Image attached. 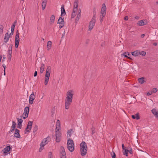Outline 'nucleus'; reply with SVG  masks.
Wrapping results in <instances>:
<instances>
[{
	"label": "nucleus",
	"mask_w": 158,
	"mask_h": 158,
	"mask_svg": "<svg viewBox=\"0 0 158 158\" xmlns=\"http://www.w3.org/2000/svg\"><path fill=\"white\" fill-rule=\"evenodd\" d=\"M71 103H65V108L66 110H68L69 108V106Z\"/></svg>",
	"instance_id": "obj_32"
},
{
	"label": "nucleus",
	"mask_w": 158,
	"mask_h": 158,
	"mask_svg": "<svg viewBox=\"0 0 158 158\" xmlns=\"http://www.w3.org/2000/svg\"><path fill=\"white\" fill-rule=\"evenodd\" d=\"M151 111L152 114L157 118L158 117V111L154 109H152Z\"/></svg>",
	"instance_id": "obj_24"
},
{
	"label": "nucleus",
	"mask_w": 158,
	"mask_h": 158,
	"mask_svg": "<svg viewBox=\"0 0 158 158\" xmlns=\"http://www.w3.org/2000/svg\"><path fill=\"white\" fill-rule=\"evenodd\" d=\"M65 152L64 148L63 147L61 146L60 148V153H63Z\"/></svg>",
	"instance_id": "obj_38"
},
{
	"label": "nucleus",
	"mask_w": 158,
	"mask_h": 158,
	"mask_svg": "<svg viewBox=\"0 0 158 158\" xmlns=\"http://www.w3.org/2000/svg\"><path fill=\"white\" fill-rule=\"evenodd\" d=\"M10 38V35H9L8 33L7 32L5 35V36L3 40L4 42L5 43H7L8 41Z\"/></svg>",
	"instance_id": "obj_17"
},
{
	"label": "nucleus",
	"mask_w": 158,
	"mask_h": 158,
	"mask_svg": "<svg viewBox=\"0 0 158 158\" xmlns=\"http://www.w3.org/2000/svg\"><path fill=\"white\" fill-rule=\"evenodd\" d=\"M56 141L57 142H59L61 139V134L59 131H56Z\"/></svg>",
	"instance_id": "obj_12"
},
{
	"label": "nucleus",
	"mask_w": 158,
	"mask_h": 158,
	"mask_svg": "<svg viewBox=\"0 0 158 158\" xmlns=\"http://www.w3.org/2000/svg\"><path fill=\"white\" fill-rule=\"evenodd\" d=\"M73 132V130L72 129H70L69 131H68L67 132V137L69 138L71 137V135Z\"/></svg>",
	"instance_id": "obj_26"
},
{
	"label": "nucleus",
	"mask_w": 158,
	"mask_h": 158,
	"mask_svg": "<svg viewBox=\"0 0 158 158\" xmlns=\"http://www.w3.org/2000/svg\"><path fill=\"white\" fill-rule=\"evenodd\" d=\"M61 15H65L66 12H65V9H64V6L63 5H62V6H61Z\"/></svg>",
	"instance_id": "obj_22"
},
{
	"label": "nucleus",
	"mask_w": 158,
	"mask_h": 158,
	"mask_svg": "<svg viewBox=\"0 0 158 158\" xmlns=\"http://www.w3.org/2000/svg\"><path fill=\"white\" fill-rule=\"evenodd\" d=\"M91 130L92 132V134L93 135L95 132V128L93 127H92L91 129Z\"/></svg>",
	"instance_id": "obj_42"
},
{
	"label": "nucleus",
	"mask_w": 158,
	"mask_h": 158,
	"mask_svg": "<svg viewBox=\"0 0 158 158\" xmlns=\"http://www.w3.org/2000/svg\"><path fill=\"white\" fill-rule=\"evenodd\" d=\"M60 153V158H66V155L65 152Z\"/></svg>",
	"instance_id": "obj_37"
},
{
	"label": "nucleus",
	"mask_w": 158,
	"mask_h": 158,
	"mask_svg": "<svg viewBox=\"0 0 158 158\" xmlns=\"http://www.w3.org/2000/svg\"><path fill=\"white\" fill-rule=\"evenodd\" d=\"M131 55L134 56H137L140 55L139 51L136 50L131 52Z\"/></svg>",
	"instance_id": "obj_19"
},
{
	"label": "nucleus",
	"mask_w": 158,
	"mask_h": 158,
	"mask_svg": "<svg viewBox=\"0 0 158 158\" xmlns=\"http://www.w3.org/2000/svg\"><path fill=\"white\" fill-rule=\"evenodd\" d=\"M61 130L60 122L59 119L56 121V131H59Z\"/></svg>",
	"instance_id": "obj_16"
},
{
	"label": "nucleus",
	"mask_w": 158,
	"mask_h": 158,
	"mask_svg": "<svg viewBox=\"0 0 158 158\" xmlns=\"http://www.w3.org/2000/svg\"><path fill=\"white\" fill-rule=\"evenodd\" d=\"M147 21L146 20H141L138 22L137 25L139 26H143L147 24Z\"/></svg>",
	"instance_id": "obj_15"
},
{
	"label": "nucleus",
	"mask_w": 158,
	"mask_h": 158,
	"mask_svg": "<svg viewBox=\"0 0 158 158\" xmlns=\"http://www.w3.org/2000/svg\"><path fill=\"white\" fill-rule=\"evenodd\" d=\"M101 17L102 16V17H104L106 15V11L101 10Z\"/></svg>",
	"instance_id": "obj_36"
},
{
	"label": "nucleus",
	"mask_w": 158,
	"mask_h": 158,
	"mask_svg": "<svg viewBox=\"0 0 158 158\" xmlns=\"http://www.w3.org/2000/svg\"><path fill=\"white\" fill-rule=\"evenodd\" d=\"M32 123H33L32 121H29L28 122L24 131L25 134H27V132H29L30 131L32 128Z\"/></svg>",
	"instance_id": "obj_7"
},
{
	"label": "nucleus",
	"mask_w": 158,
	"mask_h": 158,
	"mask_svg": "<svg viewBox=\"0 0 158 158\" xmlns=\"http://www.w3.org/2000/svg\"><path fill=\"white\" fill-rule=\"evenodd\" d=\"M144 35H145L144 34H142L141 35V37L142 38H143V37H144Z\"/></svg>",
	"instance_id": "obj_58"
},
{
	"label": "nucleus",
	"mask_w": 158,
	"mask_h": 158,
	"mask_svg": "<svg viewBox=\"0 0 158 158\" xmlns=\"http://www.w3.org/2000/svg\"><path fill=\"white\" fill-rule=\"evenodd\" d=\"M47 4V1H43L42 3V9L44 10Z\"/></svg>",
	"instance_id": "obj_31"
},
{
	"label": "nucleus",
	"mask_w": 158,
	"mask_h": 158,
	"mask_svg": "<svg viewBox=\"0 0 158 158\" xmlns=\"http://www.w3.org/2000/svg\"><path fill=\"white\" fill-rule=\"evenodd\" d=\"M130 54H129L128 52H125L123 54V56H124L125 57L127 58L130 59L131 60H132L131 58L130 57H128L127 56H129L130 55Z\"/></svg>",
	"instance_id": "obj_33"
},
{
	"label": "nucleus",
	"mask_w": 158,
	"mask_h": 158,
	"mask_svg": "<svg viewBox=\"0 0 158 158\" xmlns=\"http://www.w3.org/2000/svg\"><path fill=\"white\" fill-rule=\"evenodd\" d=\"M138 16H136L135 17V19H138Z\"/></svg>",
	"instance_id": "obj_60"
},
{
	"label": "nucleus",
	"mask_w": 158,
	"mask_h": 158,
	"mask_svg": "<svg viewBox=\"0 0 158 158\" xmlns=\"http://www.w3.org/2000/svg\"><path fill=\"white\" fill-rule=\"evenodd\" d=\"M43 1H46V0H43Z\"/></svg>",
	"instance_id": "obj_63"
},
{
	"label": "nucleus",
	"mask_w": 158,
	"mask_h": 158,
	"mask_svg": "<svg viewBox=\"0 0 158 158\" xmlns=\"http://www.w3.org/2000/svg\"><path fill=\"white\" fill-rule=\"evenodd\" d=\"M157 91H158V89H157V88H153L152 89L151 92H152V93H155Z\"/></svg>",
	"instance_id": "obj_43"
},
{
	"label": "nucleus",
	"mask_w": 158,
	"mask_h": 158,
	"mask_svg": "<svg viewBox=\"0 0 158 158\" xmlns=\"http://www.w3.org/2000/svg\"><path fill=\"white\" fill-rule=\"evenodd\" d=\"M17 119L18 122V127L19 128H21V127L22 123L23 121V120L22 119H20L19 118H17Z\"/></svg>",
	"instance_id": "obj_23"
},
{
	"label": "nucleus",
	"mask_w": 158,
	"mask_h": 158,
	"mask_svg": "<svg viewBox=\"0 0 158 158\" xmlns=\"http://www.w3.org/2000/svg\"><path fill=\"white\" fill-rule=\"evenodd\" d=\"M140 55L142 56H145L146 54V53L144 51H141V52H139Z\"/></svg>",
	"instance_id": "obj_46"
},
{
	"label": "nucleus",
	"mask_w": 158,
	"mask_h": 158,
	"mask_svg": "<svg viewBox=\"0 0 158 158\" xmlns=\"http://www.w3.org/2000/svg\"><path fill=\"white\" fill-rule=\"evenodd\" d=\"M50 141V139L49 137H47L44 139L42 141L40 144V147L39 149V151L41 152L44 148V146L47 144L48 142Z\"/></svg>",
	"instance_id": "obj_6"
},
{
	"label": "nucleus",
	"mask_w": 158,
	"mask_h": 158,
	"mask_svg": "<svg viewBox=\"0 0 158 158\" xmlns=\"http://www.w3.org/2000/svg\"><path fill=\"white\" fill-rule=\"evenodd\" d=\"M80 146L81 154L82 156H84L86 154L87 152V147L86 144L85 142H82L80 144Z\"/></svg>",
	"instance_id": "obj_4"
},
{
	"label": "nucleus",
	"mask_w": 158,
	"mask_h": 158,
	"mask_svg": "<svg viewBox=\"0 0 158 158\" xmlns=\"http://www.w3.org/2000/svg\"><path fill=\"white\" fill-rule=\"evenodd\" d=\"M4 75H5V71H4Z\"/></svg>",
	"instance_id": "obj_61"
},
{
	"label": "nucleus",
	"mask_w": 158,
	"mask_h": 158,
	"mask_svg": "<svg viewBox=\"0 0 158 158\" xmlns=\"http://www.w3.org/2000/svg\"><path fill=\"white\" fill-rule=\"evenodd\" d=\"M124 151L123 152V154L124 155H125L127 156H128V150L127 149H125L124 150Z\"/></svg>",
	"instance_id": "obj_40"
},
{
	"label": "nucleus",
	"mask_w": 158,
	"mask_h": 158,
	"mask_svg": "<svg viewBox=\"0 0 158 158\" xmlns=\"http://www.w3.org/2000/svg\"><path fill=\"white\" fill-rule=\"evenodd\" d=\"M44 65L43 64H41L40 67V72L41 74L42 73L44 72Z\"/></svg>",
	"instance_id": "obj_29"
},
{
	"label": "nucleus",
	"mask_w": 158,
	"mask_h": 158,
	"mask_svg": "<svg viewBox=\"0 0 158 158\" xmlns=\"http://www.w3.org/2000/svg\"><path fill=\"white\" fill-rule=\"evenodd\" d=\"M37 71H35V73H34V77H36L37 76Z\"/></svg>",
	"instance_id": "obj_52"
},
{
	"label": "nucleus",
	"mask_w": 158,
	"mask_h": 158,
	"mask_svg": "<svg viewBox=\"0 0 158 158\" xmlns=\"http://www.w3.org/2000/svg\"><path fill=\"white\" fill-rule=\"evenodd\" d=\"M16 21H15L14 23L12 24L11 27V31H14L15 30V27L16 25Z\"/></svg>",
	"instance_id": "obj_34"
},
{
	"label": "nucleus",
	"mask_w": 158,
	"mask_h": 158,
	"mask_svg": "<svg viewBox=\"0 0 158 158\" xmlns=\"http://www.w3.org/2000/svg\"><path fill=\"white\" fill-rule=\"evenodd\" d=\"M106 7L105 3H103L102 6L101 10L106 11Z\"/></svg>",
	"instance_id": "obj_35"
},
{
	"label": "nucleus",
	"mask_w": 158,
	"mask_h": 158,
	"mask_svg": "<svg viewBox=\"0 0 158 158\" xmlns=\"http://www.w3.org/2000/svg\"><path fill=\"white\" fill-rule=\"evenodd\" d=\"M51 68L50 66L47 67L46 70V74L44 77V84L46 85L48 84L49 81L50 76Z\"/></svg>",
	"instance_id": "obj_3"
},
{
	"label": "nucleus",
	"mask_w": 158,
	"mask_h": 158,
	"mask_svg": "<svg viewBox=\"0 0 158 158\" xmlns=\"http://www.w3.org/2000/svg\"><path fill=\"white\" fill-rule=\"evenodd\" d=\"M29 108L28 107H26L24 108V111L23 113L27 114L28 115L29 112Z\"/></svg>",
	"instance_id": "obj_30"
},
{
	"label": "nucleus",
	"mask_w": 158,
	"mask_h": 158,
	"mask_svg": "<svg viewBox=\"0 0 158 158\" xmlns=\"http://www.w3.org/2000/svg\"><path fill=\"white\" fill-rule=\"evenodd\" d=\"M22 0L23 1H24V0Z\"/></svg>",
	"instance_id": "obj_64"
},
{
	"label": "nucleus",
	"mask_w": 158,
	"mask_h": 158,
	"mask_svg": "<svg viewBox=\"0 0 158 158\" xmlns=\"http://www.w3.org/2000/svg\"><path fill=\"white\" fill-rule=\"evenodd\" d=\"M156 4H158V1L156 2Z\"/></svg>",
	"instance_id": "obj_62"
},
{
	"label": "nucleus",
	"mask_w": 158,
	"mask_h": 158,
	"mask_svg": "<svg viewBox=\"0 0 158 158\" xmlns=\"http://www.w3.org/2000/svg\"><path fill=\"white\" fill-rule=\"evenodd\" d=\"M104 18V17H102V16L101 17V16H100V22L101 23H102V21L103 20Z\"/></svg>",
	"instance_id": "obj_49"
},
{
	"label": "nucleus",
	"mask_w": 158,
	"mask_h": 158,
	"mask_svg": "<svg viewBox=\"0 0 158 158\" xmlns=\"http://www.w3.org/2000/svg\"><path fill=\"white\" fill-rule=\"evenodd\" d=\"M23 118L25 119L28 116V115L27 114L23 113L22 115Z\"/></svg>",
	"instance_id": "obj_47"
},
{
	"label": "nucleus",
	"mask_w": 158,
	"mask_h": 158,
	"mask_svg": "<svg viewBox=\"0 0 158 158\" xmlns=\"http://www.w3.org/2000/svg\"><path fill=\"white\" fill-rule=\"evenodd\" d=\"M67 146L68 150L71 152H73L74 149V144L73 141L70 139H69L67 141Z\"/></svg>",
	"instance_id": "obj_5"
},
{
	"label": "nucleus",
	"mask_w": 158,
	"mask_h": 158,
	"mask_svg": "<svg viewBox=\"0 0 158 158\" xmlns=\"http://www.w3.org/2000/svg\"><path fill=\"white\" fill-rule=\"evenodd\" d=\"M48 158H53L52 153V152H49L48 153Z\"/></svg>",
	"instance_id": "obj_45"
},
{
	"label": "nucleus",
	"mask_w": 158,
	"mask_h": 158,
	"mask_svg": "<svg viewBox=\"0 0 158 158\" xmlns=\"http://www.w3.org/2000/svg\"><path fill=\"white\" fill-rule=\"evenodd\" d=\"M96 20L95 19L93 18L89 23V31L92 30L95 25Z\"/></svg>",
	"instance_id": "obj_10"
},
{
	"label": "nucleus",
	"mask_w": 158,
	"mask_h": 158,
	"mask_svg": "<svg viewBox=\"0 0 158 158\" xmlns=\"http://www.w3.org/2000/svg\"><path fill=\"white\" fill-rule=\"evenodd\" d=\"M128 151L131 154H132L133 153L132 149L131 148H128Z\"/></svg>",
	"instance_id": "obj_44"
},
{
	"label": "nucleus",
	"mask_w": 158,
	"mask_h": 158,
	"mask_svg": "<svg viewBox=\"0 0 158 158\" xmlns=\"http://www.w3.org/2000/svg\"><path fill=\"white\" fill-rule=\"evenodd\" d=\"M35 98V96L34 92H32V94L30 95L29 99V103L30 104H32L33 103L34 100Z\"/></svg>",
	"instance_id": "obj_13"
},
{
	"label": "nucleus",
	"mask_w": 158,
	"mask_h": 158,
	"mask_svg": "<svg viewBox=\"0 0 158 158\" xmlns=\"http://www.w3.org/2000/svg\"><path fill=\"white\" fill-rule=\"evenodd\" d=\"M122 149L123 150L126 149L125 148V146H124V144H122Z\"/></svg>",
	"instance_id": "obj_54"
},
{
	"label": "nucleus",
	"mask_w": 158,
	"mask_h": 158,
	"mask_svg": "<svg viewBox=\"0 0 158 158\" xmlns=\"http://www.w3.org/2000/svg\"><path fill=\"white\" fill-rule=\"evenodd\" d=\"M128 16H126L124 18V19L125 20H128Z\"/></svg>",
	"instance_id": "obj_53"
},
{
	"label": "nucleus",
	"mask_w": 158,
	"mask_h": 158,
	"mask_svg": "<svg viewBox=\"0 0 158 158\" xmlns=\"http://www.w3.org/2000/svg\"><path fill=\"white\" fill-rule=\"evenodd\" d=\"M153 44L154 45L156 46L157 45V43H154Z\"/></svg>",
	"instance_id": "obj_57"
},
{
	"label": "nucleus",
	"mask_w": 158,
	"mask_h": 158,
	"mask_svg": "<svg viewBox=\"0 0 158 158\" xmlns=\"http://www.w3.org/2000/svg\"><path fill=\"white\" fill-rule=\"evenodd\" d=\"M58 24H59V27L60 29L62 28L64 26V21L63 17H60L58 20Z\"/></svg>",
	"instance_id": "obj_11"
},
{
	"label": "nucleus",
	"mask_w": 158,
	"mask_h": 158,
	"mask_svg": "<svg viewBox=\"0 0 158 158\" xmlns=\"http://www.w3.org/2000/svg\"><path fill=\"white\" fill-rule=\"evenodd\" d=\"M4 27L2 25H0V34H2L3 32Z\"/></svg>",
	"instance_id": "obj_39"
},
{
	"label": "nucleus",
	"mask_w": 158,
	"mask_h": 158,
	"mask_svg": "<svg viewBox=\"0 0 158 158\" xmlns=\"http://www.w3.org/2000/svg\"><path fill=\"white\" fill-rule=\"evenodd\" d=\"M2 58V56L1 55H0V62L1 61Z\"/></svg>",
	"instance_id": "obj_59"
},
{
	"label": "nucleus",
	"mask_w": 158,
	"mask_h": 158,
	"mask_svg": "<svg viewBox=\"0 0 158 158\" xmlns=\"http://www.w3.org/2000/svg\"><path fill=\"white\" fill-rule=\"evenodd\" d=\"M74 91L73 90L68 91L65 96V102L72 103Z\"/></svg>",
	"instance_id": "obj_2"
},
{
	"label": "nucleus",
	"mask_w": 158,
	"mask_h": 158,
	"mask_svg": "<svg viewBox=\"0 0 158 158\" xmlns=\"http://www.w3.org/2000/svg\"><path fill=\"white\" fill-rule=\"evenodd\" d=\"M78 0H75L73 3V9L71 14V18H73L76 16L75 22L77 23L81 17V10L78 9Z\"/></svg>",
	"instance_id": "obj_1"
},
{
	"label": "nucleus",
	"mask_w": 158,
	"mask_h": 158,
	"mask_svg": "<svg viewBox=\"0 0 158 158\" xmlns=\"http://www.w3.org/2000/svg\"><path fill=\"white\" fill-rule=\"evenodd\" d=\"M38 130V126L37 125H35L33 129V132L35 133Z\"/></svg>",
	"instance_id": "obj_41"
},
{
	"label": "nucleus",
	"mask_w": 158,
	"mask_h": 158,
	"mask_svg": "<svg viewBox=\"0 0 158 158\" xmlns=\"http://www.w3.org/2000/svg\"><path fill=\"white\" fill-rule=\"evenodd\" d=\"M19 42V33L18 31L16 32V35L15 38V47L16 48H18Z\"/></svg>",
	"instance_id": "obj_9"
},
{
	"label": "nucleus",
	"mask_w": 158,
	"mask_h": 158,
	"mask_svg": "<svg viewBox=\"0 0 158 158\" xmlns=\"http://www.w3.org/2000/svg\"><path fill=\"white\" fill-rule=\"evenodd\" d=\"M14 31H11V32L9 35H12L13 34Z\"/></svg>",
	"instance_id": "obj_55"
},
{
	"label": "nucleus",
	"mask_w": 158,
	"mask_h": 158,
	"mask_svg": "<svg viewBox=\"0 0 158 158\" xmlns=\"http://www.w3.org/2000/svg\"><path fill=\"white\" fill-rule=\"evenodd\" d=\"M144 77H142L138 79V81L139 83L142 84L144 82Z\"/></svg>",
	"instance_id": "obj_28"
},
{
	"label": "nucleus",
	"mask_w": 158,
	"mask_h": 158,
	"mask_svg": "<svg viewBox=\"0 0 158 158\" xmlns=\"http://www.w3.org/2000/svg\"><path fill=\"white\" fill-rule=\"evenodd\" d=\"M2 67L4 68V71H5V68H6V65L4 64H2Z\"/></svg>",
	"instance_id": "obj_51"
},
{
	"label": "nucleus",
	"mask_w": 158,
	"mask_h": 158,
	"mask_svg": "<svg viewBox=\"0 0 158 158\" xmlns=\"http://www.w3.org/2000/svg\"><path fill=\"white\" fill-rule=\"evenodd\" d=\"M55 19V17L54 15H52L51 16L50 19V24L51 25H52L54 22Z\"/></svg>",
	"instance_id": "obj_21"
},
{
	"label": "nucleus",
	"mask_w": 158,
	"mask_h": 158,
	"mask_svg": "<svg viewBox=\"0 0 158 158\" xmlns=\"http://www.w3.org/2000/svg\"><path fill=\"white\" fill-rule=\"evenodd\" d=\"M132 118L133 119L136 118L137 120H138L140 119V117L139 116V114L138 113H136L135 115H132Z\"/></svg>",
	"instance_id": "obj_27"
},
{
	"label": "nucleus",
	"mask_w": 158,
	"mask_h": 158,
	"mask_svg": "<svg viewBox=\"0 0 158 158\" xmlns=\"http://www.w3.org/2000/svg\"><path fill=\"white\" fill-rule=\"evenodd\" d=\"M111 155L112 156V158H116V156L114 152H113L112 153H111Z\"/></svg>",
	"instance_id": "obj_48"
},
{
	"label": "nucleus",
	"mask_w": 158,
	"mask_h": 158,
	"mask_svg": "<svg viewBox=\"0 0 158 158\" xmlns=\"http://www.w3.org/2000/svg\"><path fill=\"white\" fill-rule=\"evenodd\" d=\"M3 60H2V61H4V60L6 59V57L5 55L3 56Z\"/></svg>",
	"instance_id": "obj_56"
},
{
	"label": "nucleus",
	"mask_w": 158,
	"mask_h": 158,
	"mask_svg": "<svg viewBox=\"0 0 158 158\" xmlns=\"http://www.w3.org/2000/svg\"><path fill=\"white\" fill-rule=\"evenodd\" d=\"M19 130L17 129H16L15 131V133L14 134V136L15 137L17 138H20V135L19 133Z\"/></svg>",
	"instance_id": "obj_18"
},
{
	"label": "nucleus",
	"mask_w": 158,
	"mask_h": 158,
	"mask_svg": "<svg viewBox=\"0 0 158 158\" xmlns=\"http://www.w3.org/2000/svg\"><path fill=\"white\" fill-rule=\"evenodd\" d=\"M12 45H11L10 47V46L8 48L7 57L8 60L9 61L11 60L12 57Z\"/></svg>",
	"instance_id": "obj_14"
},
{
	"label": "nucleus",
	"mask_w": 158,
	"mask_h": 158,
	"mask_svg": "<svg viewBox=\"0 0 158 158\" xmlns=\"http://www.w3.org/2000/svg\"><path fill=\"white\" fill-rule=\"evenodd\" d=\"M152 92L151 91L150 92H148L147 93V95L148 96H149L152 95Z\"/></svg>",
	"instance_id": "obj_50"
},
{
	"label": "nucleus",
	"mask_w": 158,
	"mask_h": 158,
	"mask_svg": "<svg viewBox=\"0 0 158 158\" xmlns=\"http://www.w3.org/2000/svg\"><path fill=\"white\" fill-rule=\"evenodd\" d=\"M52 45V43L51 41H48L47 44V50L49 51L51 49Z\"/></svg>",
	"instance_id": "obj_25"
},
{
	"label": "nucleus",
	"mask_w": 158,
	"mask_h": 158,
	"mask_svg": "<svg viewBox=\"0 0 158 158\" xmlns=\"http://www.w3.org/2000/svg\"><path fill=\"white\" fill-rule=\"evenodd\" d=\"M11 148L10 145L6 146L2 150L3 153L4 154L5 156L7 155L10 153V151L11 149Z\"/></svg>",
	"instance_id": "obj_8"
},
{
	"label": "nucleus",
	"mask_w": 158,
	"mask_h": 158,
	"mask_svg": "<svg viewBox=\"0 0 158 158\" xmlns=\"http://www.w3.org/2000/svg\"><path fill=\"white\" fill-rule=\"evenodd\" d=\"M16 126L15 123L14 121H13L12 122V125L11 127L10 130V132H12L15 129Z\"/></svg>",
	"instance_id": "obj_20"
}]
</instances>
